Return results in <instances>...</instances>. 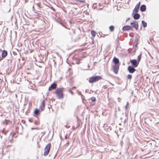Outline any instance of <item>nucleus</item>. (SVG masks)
Segmentation results:
<instances>
[{"mask_svg":"<svg viewBox=\"0 0 159 159\" xmlns=\"http://www.w3.org/2000/svg\"><path fill=\"white\" fill-rule=\"evenodd\" d=\"M64 88H57L55 90V93L57 94V98L59 99H62L64 97L63 93Z\"/></svg>","mask_w":159,"mask_h":159,"instance_id":"1","label":"nucleus"},{"mask_svg":"<svg viewBox=\"0 0 159 159\" xmlns=\"http://www.w3.org/2000/svg\"><path fill=\"white\" fill-rule=\"evenodd\" d=\"M102 78L100 76H94L90 77L89 80V82L90 83H93L94 82H96L101 79Z\"/></svg>","mask_w":159,"mask_h":159,"instance_id":"2","label":"nucleus"},{"mask_svg":"<svg viewBox=\"0 0 159 159\" xmlns=\"http://www.w3.org/2000/svg\"><path fill=\"white\" fill-rule=\"evenodd\" d=\"M51 147V144L50 143L48 144L45 147L44 149V155L45 156H47L49 152Z\"/></svg>","mask_w":159,"mask_h":159,"instance_id":"3","label":"nucleus"},{"mask_svg":"<svg viewBox=\"0 0 159 159\" xmlns=\"http://www.w3.org/2000/svg\"><path fill=\"white\" fill-rule=\"evenodd\" d=\"M130 25L134 27L136 30L138 29V22L136 20L134 21L133 22L130 23Z\"/></svg>","mask_w":159,"mask_h":159,"instance_id":"4","label":"nucleus"},{"mask_svg":"<svg viewBox=\"0 0 159 159\" xmlns=\"http://www.w3.org/2000/svg\"><path fill=\"white\" fill-rule=\"evenodd\" d=\"M130 62L131 63L132 66L136 67L139 64V62L136 59L130 60Z\"/></svg>","mask_w":159,"mask_h":159,"instance_id":"5","label":"nucleus"},{"mask_svg":"<svg viewBox=\"0 0 159 159\" xmlns=\"http://www.w3.org/2000/svg\"><path fill=\"white\" fill-rule=\"evenodd\" d=\"M132 16L134 20H137L139 19L140 17V15L138 12H135L133 11Z\"/></svg>","mask_w":159,"mask_h":159,"instance_id":"6","label":"nucleus"},{"mask_svg":"<svg viewBox=\"0 0 159 159\" xmlns=\"http://www.w3.org/2000/svg\"><path fill=\"white\" fill-rule=\"evenodd\" d=\"M135 68L132 66H129L128 67L127 70L129 73H133L136 70Z\"/></svg>","mask_w":159,"mask_h":159,"instance_id":"7","label":"nucleus"},{"mask_svg":"<svg viewBox=\"0 0 159 159\" xmlns=\"http://www.w3.org/2000/svg\"><path fill=\"white\" fill-rule=\"evenodd\" d=\"M57 86V84L55 83H54L51 84L49 87L48 90L49 91H52L56 89Z\"/></svg>","mask_w":159,"mask_h":159,"instance_id":"8","label":"nucleus"},{"mask_svg":"<svg viewBox=\"0 0 159 159\" xmlns=\"http://www.w3.org/2000/svg\"><path fill=\"white\" fill-rule=\"evenodd\" d=\"M119 65H115L113 66V72L116 74H117L119 69Z\"/></svg>","mask_w":159,"mask_h":159,"instance_id":"9","label":"nucleus"},{"mask_svg":"<svg viewBox=\"0 0 159 159\" xmlns=\"http://www.w3.org/2000/svg\"><path fill=\"white\" fill-rule=\"evenodd\" d=\"M132 29V27L129 25H126L123 26L122 28V30L124 31H127L129 30H131Z\"/></svg>","mask_w":159,"mask_h":159,"instance_id":"10","label":"nucleus"},{"mask_svg":"<svg viewBox=\"0 0 159 159\" xmlns=\"http://www.w3.org/2000/svg\"><path fill=\"white\" fill-rule=\"evenodd\" d=\"M7 55V52L6 50H3L2 51V54L1 58L2 59L3 58H5Z\"/></svg>","mask_w":159,"mask_h":159,"instance_id":"11","label":"nucleus"},{"mask_svg":"<svg viewBox=\"0 0 159 159\" xmlns=\"http://www.w3.org/2000/svg\"><path fill=\"white\" fill-rule=\"evenodd\" d=\"M140 6V2H139L135 6V8L134 9L133 11L135 12H138Z\"/></svg>","mask_w":159,"mask_h":159,"instance_id":"12","label":"nucleus"},{"mask_svg":"<svg viewBox=\"0 0 159 159\" xmlns=\"http://www.w3.org/2000/svg\"><path fill=\"white\" fill-rule=\"evenodd\" d=\"M113 61L115 64V65H119V61L118 58L115 57L113 60Z\"/></svg>","mask_w":159,"mask_h":159,"instance_id":"13","label":"nucleus"},{"mask_svg":"<svg viewBox=\"0 0 159 159\" xmlns=\"http://www.w3.org/2000/svg\"><path fill=\"white\" fill-rule=\"evenodd\" d=\"M45 100H43L42 102V104L40 106V109L42 111H43L45 108Z\"/></svg>","mask_w":159,"mask_h":159,"instance_id":"14","label":"nucleus"},{"mask_svg":"<svg viewBox=\"0 0 159 159\" xmlns=\"http://www.w3.org/2000/svg\"><path fill=\"white\" fill-rule=\"evenodd\" d=\"M40 112V111L39 110L36 109H35L34 111V113L35 116H38Z\"/></svg>","mask_w":159,"mask_h":159,"instance_id":"15","label":"nucleus"},{"mask_svg":"<svg viewBox=\"0 0 159 159\" xmlns=\"http://www.w3.org/2000/svg\"><path fill=\"white\" fill-rule=\"evenodd\" d=\"M146 9V6L144 4L142 5L140 7V10L141 12L145 11Z\"/></svg>","mask_w":159,"mask_h":159,"instance_id":"16","label":"nucleus"},{"mask_svg":"<svg viewBox=\"0 0 159 159\" xmlns=\"http://www.w3.org/2000/svg\"><path fill=\"white\" fill-rule=\"evenodd\" d=\"M91 34L92 35V39L93 40V39L96 35V33L95 31L92 30L91 31Z\"/></svg>","mask_w":159,"mask_h":159,"instance_id":"17","label":"nucleus"},{"mask_svg":"<svg viewBox=\"0 0 159 159\" xmlns=\"http://www.w3.org/2000/svg\"><path fill=\"white\" fill-rule=\"evenodd\" d=\"M142 24L143 25V26L145 28L147 26V23L144 20L142 21Z\"/></svg>","mask_w":159,"mask_h":159,"instance_id":"18","label":"nucleus"},{"mask_svg":"<svg viewBox=\"0 0 159 159\" xmlns=\"http://www.w3.org/2000/svg\"><path fill=\"white\" fill-rule=\"evenodd\" d=\"M109 30H110L112 32L114 31V27L113 25H111L109 27Z\"/></svg>","mask_w":159,"mask_h":159,"instance_id":"19","label":"nucleus"},{"mask_svg":"<svg viewBox=\"0 0 159 159\" xmlns=\"http://www.w3.org/2000/svg\"><path fill=\"white\" fill-rule=\"evenodd\" d=\"M141 54L139 55L138 57V62H139L140 61L141 58Z\"/></svg>","mask_w":159,"mask_h":159,"instance_id":"20","label":"nucleus"},{"mask_svg":"<svg viewBox=\"0 0 159 159\" xmlns=\"http://www.w3.org/2000/svg\"><path fill=\"white\" fill-rule=\"evenodd\" d=\"M3 75L2 73H0V80L1 81H2L3 80V77L2 76Z\"/></svg>","mask_w":159,"mask_h":159,"instance_id":"21","label":"nucleus"},{"mask_svg":"<svg viewBox=\"0 0 159 159\" xmlns=\"http://www.w3.org/2000/svg\"><path fill=\"white\" fill-rule=\"evenodd\" d=\"M127 77L128 79L130 80L132 78V76L131 75L129 74L128 75Z\"/></svg>","mask_w":159,"mask_h":159,"instance_id":"22","label":"nucleus"},{"mask_svg":"<svg viewBox=\"0 0 159 159\" xmlns=\"http://www.w3.org/2000/svg\"><path fill=\"white\" fill-rule=\"evenodd\" d=\"M129 105V103L128 102H127V104L125 107V108L126 110H127L128 108V106Z\"/></svg>","mask_w":159,"mask_h":159,"instance_id":"23","label":"nucleus"},{"mask_svg":"<svg viewBox=\"0 0 159 159\" xmlns=\"http://www.w3.org/2000/svg\"><path fill=\"white\" fill-rule=\"evenodd\" d=\"M91 99L93 102H95L96 101V98L94 97H92L91 98Z\"/></svg>","mask_w":159,"mask_h":159,"instance_id":"24","label":"nucleus"},{"mask_svg":"<svg viewBox=\"0 0 159 159\" xmlns=\"http://www.w3.org/2000/svg\"><path fill=\"white\" fill-rule=\"evenodd\" d=\"M139 41V39H138V38H136L135 40V41H134V43H136V44H137V42L138 41Z\"/></svg>","mask_w":159,"mask_h":159,"instance_id":"25","label":"nucleus"},{"mask_svg":"<svg viewBox=\"0 0 159 159\" xmlns=\"http://www.w3.org/2000/svg\"><path fill=\"white\" fill-rule=\"evenodd\" d=\"M29 120L30 122H33V120L32 119H30Z\"/></svg>","mask_w":159,"mask_h":159,"instance_id":"26","label":"nucleus"},{"mask_svg":"<svg viewBox=\"0 0 159 159\" xmlns=\"http://www.w3.org/2000/svg\"><path fill=\"white\" fill-rule=\"evenodd\" d=\"M34 124L36 125H38V122L37 121H36L35 122H34Z\"/></svg>","mask_w":159,"mask_h":159,"instance_id":"27","label":"nucleus"},{"mask_svg":"<svg viewBox=\"0 0 159 159\" xmlns=\"http://www.w3.org/2000/svg\"><path fill=\"white\" fill-rule=\"evenodd\" d=\"M79 2L81 3H84L85 2V1L84 0H79Z\"/></svg>","mask_w":159,"mask_h":159,"instance_id":"28","label":"nucleus"},{"mask_svg":"<svg viewBox=\"0 0 159 159\" xmlns=\"http://www.w3.org/2000/svg\"><path fill=\"white\" fill-rule=\"evenodd\" d=\"M70 93L72 94H73V92H72L71 90H70Z\"/></svg>","mask_w":159,"mask_h":159,"instance_id":"29","label":"nucleus"},{"mask_svg":"<svg viewBox=\"0 0 159 159\" xmlns=\"http://www.w3.org/2000/svg\"><path fill=\"white\" fill-rule=\"evenodd\" d=\"M31 129V130H33L34 129H36V128H32Z\"/></svg>","mask_w":159,"mask_h":159,"instance_id":"30","label":"nucleus"},{"mask_svg":"<svg viewBox=\"0 0 159 159\" xmlns=\"http://www.w3.org/2000/svg\"><path fill=\"white\" fill-rule=\"evenodd\" d=\"M69 144V143L68 142L66 143V145H68Z\"/></svg>","mask_w":159,"mask_h":159,"instance_id":"31","label":"nucleus"},{"mask_svg":"<svg viewBox=\"0 0 159 159\" xmlns=\"http://www.w3.org/2000/svg\"><path fill=\"white\" fill-rule=\"evenodd\" d=\"M37 16H39V15H40V14H39V13H37Z\"/></svg>","mask_w":159,"mask_h":159,"instance_id":"32","label":"nucleus"},{"mask_svg":"<svg viewBox=\"0 0 159 159\" xmlns=\"http://www.w3.org/2000/svg\"><path fill=\"white\" fill-rule=\"evenodd\" d=\"M72 128H73V129H75V127L74 126H73V127H72Z\"/></svg>","mask_w":159,"mask_h":159,"instance_id":"33","label":"nucleus"},{"mask_svg":"<svg viewBox=\"0 0 159 159\" xmlns=\"http://www.w3.org/2000/svg\"><path fill=\"white\" fill-rule=\"evenodd\" d=\"M129 19V18H128L127 19V20H126V21H127Z\"/></svg>","mask_w":159,"mask_h":159,"instance_id":"34","label":"nucleus"},{"mask_svg":"<svg viewBox=\"0 0 159 159\" xmlns=\"http://www.w3.org/2000/svg\"><path fill=\"white\" fill-rule=\"evenodd\" d=\"M10 142H11V143L12 142V140H10Z\"/></svg>","mask_w":159,"mask_h":159,"instance_id":"35","label":"nucleus"},{"mask_svg":"<svg viewBox=\"0 0 159 159\" xmlns=\"http://www.w3.org/2000/svg\"><path fill=\"white\" fill-rule=\"evenodd\" d=\"M142 26H141V28H140V30H141L142 29Z\"/></svg>","mask_w":159,"mask_h":159,"instance_id":"36","label":"nucleus"},{"mask_svg":"<svg viewBox=\"0 0 159 159\" xmlns=\"http://www.w3.org/2000/svg\"><path fill=\"white\" fill-rule=\"evenodd\" d=\"M65 139H66V136H65Z\"/></svg>","mask_w":159,"mask_h":159,"instance_id":"37","label":"nucleus"},{"mask_svg":"<svg viewBox=\"0 0 159 159\" xmlns=\"http://www.w3.org/2000/svg\"><path fill=\"white\" fill-rule=\"evenodd\" d=\"M80 95H81V96H83V95H82V94H80Z\"/></svg>","mask_w":159,"mask_h":159,"instance_id":"38","label":"nucleus"},{"mask_svg":"<svg viewBox=\"0 0 159 159\" xmlns=\"http://www.w3.org/2000/svg\"><path fill=\"white\" fill-rule=\"evenodd\" d=\"M93 41L92 43L93 44Z\"/></svg>","mask_w":159,"mask_h":159,"instance_id":"39","label":"nucleus"},{"mask_svg":"<svg viewBox=\"0 0 159 159\" xmlns=\"http://www.w3.org/2000/svg\"><path fill=\"white\" fill-rule=\"evenodd\" d=\"M10 11V9L9 10V12Z\"/></svg>","mask_w":159,"mask_h":159,"instance_id":"40","label":"nucleus"},{"mask_svg":"<svg viewBox=\"0 0 159 159\" xmlns=\"http://www.w3.org/2000/svg\"><path fill=\"white\" fill-rule=\"evenodd\" d=\"M0 51H2V50L1 49L0 50Z\"/></svg>","mask_w":159,"mask_h":159,"instance_id":"41","label":"nucleus"}]
</instances>
